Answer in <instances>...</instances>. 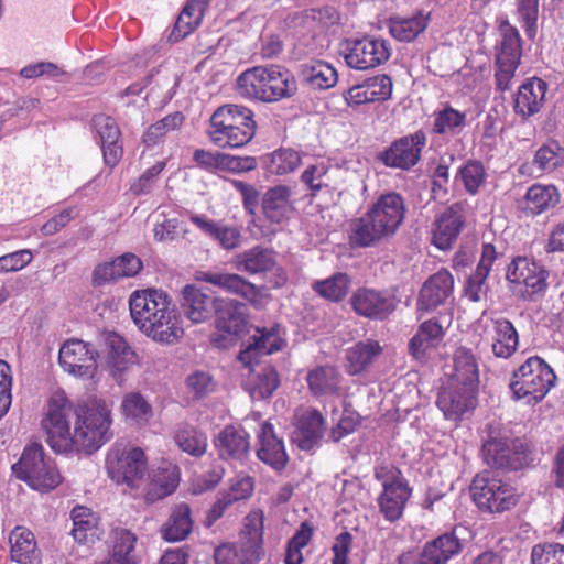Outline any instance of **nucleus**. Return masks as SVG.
<instances>
[{"label":"nucleus","instance_id":"48","mask_svg":"<svg viewBox=\"0 0 564 564\" xmlns=\"http://www.w3.org/2000/svg\"><path fill=\"white\" fill-rule=\"evenodd\" d=\"M381 346L376 340L357 343L347 350L348 372L360 373L381 354Z\"/></svg>","mask_w":564,"mask_h":564},{"label":"nucleus","instance_id":"46","mask_svg":"<svg viewBox=\"0 0 564 564\" xmlns=\"http://www.w3.org/2000/svg\"><path fill=\"white\" fill-rule=\"evenodd\" d=\"M303 79L315 89H328L337 83L336 69L324 61H314L301 65Z\"/></svg>","mask_w":564,"mask_h":564},{"label":"nucleus","instance_id":"64","mask_svg":"<svg viewBox=\"0 0 564 564\" xmlns=\"http://www.w3.org/2000/svg\"><path fill=\"white\" fill-rule=\"evenodd\" d=\"M327 172L328 166L325 162H316L304 170L301 178L302 182L313 191V193H316L325 185Z\"/></svg>","mask_w":564,"mask_h":564},{"label":"nucleus","instance_id":"15","mask_svg":"<svg viewBox=\"0 0 564 564\" xmlns=\"http://www.w3.org/2000/svg\"><path fill=\"white\" fill-rule=\"evenodd\" d=\"M477 391L448 381L447 386L440 391L436 405L446 420L459 421L476 408Z\"/></svg>","mask_w":564,"mask_h":564},{"label":"nucleus","instance_id":"2","mask_svg":"<svg viewBox=\"0 0 564 564\" xmlns=\"http://www.w3.org/2000/svg\"><path fill=\"white\" fill-rule=\"evenodd\" d=\"M129 308L137 328L154 343L172 346L183 337L182 317L165 292L137 290L129 297Z\"/></svg>","mask_w":564,"mask_h":564},{"label":"nucleus","instance_id":"35","mask_svg":"<svg viewBox=\"0 0 564 564\" xmlns=\"http://www.w3.org/2000/svg\"><path fill=\"white\" fill-rule=\"evenodd\" d=\"M180 482V469L177 466L167 464L153 470L145 491L147 501L153 502L175 491Z\"/></svg>","mask_w":564,"mask_h":564},{"label":"nucleus","instance_id":"53","mask_svg":"<svg viewBox=\"0 0 564 564\" xmlns=\"http://www.w3.org/2000/svg\"><path fill=\"white\" fill-rule=\"evenodd\" d=\"M261 556L252 553L251 549L239 542L225 543L218 546L214 553L215 564H254L259 562Z\"/></svg>","mask_w":564,"mask_h":564},{"label":"nucleus","instance_id":"32","mask_svg":"<svg viewBox=\"0 0 564 564\" xmlns=\"http://www.w3.org/2000/svg\"><path fill=\"white\" fill-rule=\"evenodd\" d=\"M454 371L449 381L478 390L479 369L478 362L469 348L458 347L453 356Z\"/></svg>","mask_w":564,"mask_h":564},{"label":"nucleus","instance_id":"4","mask_svg":"<svg viewBox=\"0 0 564 564\" xmlns=\"http://www.w3.org/2000/svg\"><path fill=\"white\" fill-rule=\"evenodd\" d=\"M555 380L553 369L541 357L532 356L513 371L509 387L516 400L535 404L545 398Z\"/></svg>","mask_w":564,"mask_h":564},{"label":"nucleus","instance_id":"29","mask_svg":"<svg viewBox=\"0 0 564 564\" xmlns=\"http://www.w3.org/2000/svg\"><path fill=\"white\" fill-rule=\"evenodd\" d=\"M257 455L260 460L274 469H282L288 462L283 442L276 437L272 424L264 422L259 433Z\"/></svg>","mask_w":564,"mask_h":564},{"label":"nucleus","instance_id":"43","mask_svg":"<svg viewBox=\"0 0 564 564\" xmlns=\"http://www.w3.org/2000/svg\"><path fill=\"white\" fill-rule=\"evenodd\" d=\"M251 372L247 386L251 398L254 400L271 397L280 386L279 373L271 366L260 367L257 371L252 369Z\"/></svg>","mask_w":564,"mask_h":564},{"label":"nucleus","instance_id":"42","mask_svg":"<svg viewBox=\"0 0 564 564\" xmlns=\"http://www.w3.org/2000/svg\"><path fill=\"white\" fill-rule=\"evenodd\" d=\"M443 336V327L437 321L423 322L410 340L409 351L415 359H423L429 349L435 348L442 341Z\"/></svg>","mask_w":564,"mask_h":564},{"label":"nucleus","instance_id":"33","mask_svg":"<svg viewBox=\"0 0 564 564\" xmlns=\"http://www.w3.org/2000/svg\"><path fill=\"white\" fill-rule=\"evenodd\" d=\"M323 424V416L317 410L305 411L297 420L292 441L301 449H311L322 437Z\"/></svg>","mask_w":564,"mask_h":564},{"label":"nucleus","instance_id":"14","mask_svg":"<svg viewBox=\"0 0 564 564\" xmlns=\"http://www.w3.org/2000/svg\"><path fill=\"white\" fill-rule=\"evenodd\" d=\"M354 312L362 317L382 321L395 310V300L388 291L359 288L350 296Z\"/></svg>","mask_w":564,"mask_h":564},{"label":"nucleus","instance_id":"9","mask_svg":"<svg viewBox=\"0 0 564 564\" xmlns=\"http://www.w3.org/2000/svg\"><path fill=\"white\" fill-rule=\"evenodd\" d=\"M215 330L210 335L212 344L220 349L234 346L245 333L247 322L243 305L230 299H216Z\"/></svg>","mask_w":564,"mask_h":564},{"label":"nucleus","instance_id":"54","mask_svg":"<svg viewBox=\"0 0 564 564\" xmlns=\"http://www.w3.org/2000/svg\"><path fill=\"white\" fill-rule=\"evenodd\" d=\"M256 128L250 126L234 127L218 131H208L212 142L218 148H240L251 141Z\"/></svg>","mask_w":564,"mask_h":564},{"label":"nucleus","instance_id":"13","mask_svg":"<svg viewBox=\"0 0 564 564\" xmlns=\"http://www.w3.org/2000/svg\"><path fill=\"white\" fill-rule=\"evenodd\" d=\"M482 455L487 465L495 468L519 469L525 462V448L520 440L506 436H490L482 444Z\"/></svg>","mask_w":564,"mask_h":564},{"label":"nucleus","instance_id":"23","mask_svg":"<svg viewBox=\"0 0 564 564\" xmlns=\"http://www.w3.org/2000/svg\"><path fill=\"white\" fill-rule=\"evenodd\" d=\"M94 127L101 143L105 163L111 167L117 165L123 154L117 122L111 117L98 115L94 118Z\"/></svg>","mask_w":564,"mask_h":564},{"label":"nucleus","instance_id":"7","mask_svg":"<svg viewBox=\"0 0 564 564\" xmlns=\"http://www.w3.org/2000/svg\"><path fill=\"white\" fill-rule=\"evenodd\" d=\"M375 476L382 484V492L378 497L379 510L386 520L393 522L402 516L411 489L401 473L392 466L377 467Z\"/></svg>","mask_w":564,"mask_h":564},{"label":"nucleus","instance_id":"44","mask_svg":"<svg viewBox=\"0 0 564 564\" xmlns=\"http://www.w3.org/2000/svg\"><path fill=\"white\" fill-rule=\"evenodd\" d=\"M560 200V194L553 185L534 184L527 191L524 196V209L532 215H539Z\"/></svg>","mask_w":564,"mask_h":564},{"label":"nucleus","instance_id":"11","mask_svg":"<svg viewBox=\"0 0 564 564\" xmlns=\"http://www.w3.org/2000/svg\"><path fill=\"white\" fill-rule=\"evenodd\" d=\"M98 351L89 343L69 339L59 349L58 360L69 375L80 379H91L97 372Z\"/></svg>","mask_w":564,"mask_h":564},{"label":"nucleus","instance_id":"31","mask_svg":"<svg viewBox=\"0 0 564 564\" xmlns=\"http://www.w3.org/2000/svg\"><path fill=\"white\" fill-rule=\"evenodd\" d=\"M135 543L137 535L131 531L122 528L113 530L108 557L96 562V564H137Z\"/></svg>","mask_w":564,"mask_h":564},{"label":"nucleus","instance_id":"41","mask_svg":"<svg viewBox=\"0 0 564 564\" xmlns=\"http://www.w3.org/2000/svg\"><path fill=\"white\" fill-rule=\"evenodd\" d=\"M275 265V252L260 246L248 249L236 257V267L249 274L268 272Z\"/></svg>","mask_w":564,"mask_h":564},{"label":"nucleus","instance_id":"59","mask_svg":"<svg viewBox=\"0 0 564 564\" xmlns=\"http://www.w3.org/2000/svg\"><path fill=\"white\" fill-rule=\"evenodd\" d=\"M531 564H564V546L557 543L533 546Z\"/></svg>","mask_w":564,"mask_h":564},{"label":"nucleus","instance_id":"1","mask_svg":"<svg viewBox=\"0 0 564 564\" xmlns=\"http://www.w3.org/2000/svg\"><path fill=\"white\" fill-rule=\"evenodd\" d=\"M111 424V409L104 400L74 408L64 391L52 394L41 421L47 444L59 454H94L112 438Z\"/></svg>","mask_w":564,"mask_h":564},{"label":"nucleus","instance_id":"51","mask_svg":"<svg viewBox=\"0 0 564 564\" xmlns=\"http://www.w3.org/2000/svg\"><path fill=\"white\" fill-rule=\"evenodd\" d=\"M500 39L496 45V61H514L521 58V39L518 30L508 22L500 25Z\"/></svg>","mask_w":564,"mask_h":564},{"label":"nucleus","instance_id":"39","mask_svg":"<svg viewBox=\"0 0 564 564\" xmlns=\"http://www.w3.org/2000/svg\"><path fill=\"white\" fill-rule=\"evenodd\" d=\"M73 530L72 535L83 544L94 543L99 540L102 531L98 525V518L88 508L77 506L72 511Z\"/></svg>","mask_w":564,"mask_h":564},{"label":"nucleus","instance_id":"18","mask_svg":"<svg viewBox=\"0 0 564 564\" xmlns=\"http://www.w3.org/2000/svg\"><path fill=\"white\" fill-rule=\"evenodd\" d=\"M465 224V208L455 203L441 212L434 220L432 229L433 243L440 250L451 249L457 240Z\"/></svg>","mask_w":564,"mask_h":564},{"label":"nucleus","instance_id":"56","mask_svg":"<svg viewBox=\"0 0 564 564\" xmlns=\"http://www.w3.org/2000/svg\"><path fill=\"white\" fill-rule=\"evenodd\" d=\"M466 115L452 107L435 113L433 131L438 134H456L465 126Z\"/></svg>","mask_w":564,"mask_h":564},{"label":"nucleus","instance_id":"19","mask_svg":"<svg viewBox=\"0 0 564 564\" xmlns=\"http://www.w3.org/2000/svg\"><path fill=\"white\" fill-rule=\"evenodd\" d=\"M368 213L390 237L395 234L404 219L403 198L394 192L383 194L373 203Z\"/></svg>","mask_w":564,"mask_h":564},{"label":"nucleus","instance_id":"21","mask_svg":"<svg viewBox=\"0 0 564 564\" xmlns=\"http://www.w3.org/2000/svg\"><path fill=\"white\" fill-rule=\"evenodd\" d=\"M104 338L109 348L107 364L110 375L119 386H122L126 372L138 362V355L117 333H106Z\"/></svg>","mask_w":564,"mask_h":564},{"label":"nucleus","instance_id":"49","mask_svg":"<svg viewBox=\"0 0 564 564\" xmlns=\"http://www.w3.org/2000/svg\"><path fill=\"white\" fill-rule=\"evenodd\" d=\"M563 166L564 148L555 141L540 147L532 161V169L541 174L552 173Z\"/></svg>","mask_w":564,"mask_h":564},{"label":"nucleus","instance_id":"52","mask_svg":"<svg viewBox=\"0 0 564 564\" xmlns=\"http://www.w3.org/2000/svg\"><path fill=\"white\" fill-rule=\"evenodd\" d=\"M264 516L261 510H253L245 519L240 543L251 549V554L262 555Z\"/></svg>","mask_w":564,"mask_h":564},{"label":"nucleus","instance_id":"37","mask_svg":"<svg viewBox=\"0 0 564 564\" xmlns=\"http://www.w3.org/2000/svg\"><path fill=\"white\" fill-rule=\"evenodd\" d=\"M245 126L256 128L253 112L243 106L226 105L218 108L212 116L209 131Z\"/></svg>","mask_w":564,"mask_h":564},{"label":"nucleus","instance_id":"36","mask_svg":"<svg viewBox=\"0 0 564 564\" xmlns=\"http://www.w3.org/2000/svg\"><path fill=\"white\" fill-rule=\"evenodd\" d=\"M491 351L497 358L508 359L518 349L519 335L513 324L506 318L492 319Z\"/></svg>","mask_w":564,"mask_h":564},{"label":"nucleus","instance_id":"27","mask_svg":"<svg viewBox=\"0 0 564 564\" xmlns=\"http://www.w3.org/2000/svg\"><path fill=\"white\" fill-rule=\"evenodd\" d=\"M189 220L225 250H234L241 243V232L235 226L208 219L203 215H191Z\"/></svg>","mask_w":564,"mask_h":564},{"label":"nucleus","instance_id":"60","mask_svg":"<svg viewBox=\"0 0 564 564\" xmlns=\"http://www.w3.org/2000/svg\"><path fill=\"white\" fill-rule=\"evenodd\" d=\"M30 249L18 250L0 257V273L17 272L24 269L33 260Z\"/></svg>","mask_w":564,"mask_h":564},{"label":"nucleus","instance_id":"47","mask_svg":"<svg viewBox=\"0 0 564 564\" xmlns=\"http://www.w3.org/2000/svg\"><path fill=\"white\" fill-rule=\"evenodd\" d=\"M429 17V13L419 12L411 18H392L389 22L390 34L398 41L410 42L426 29Z\"/></svg>","mask_w":564,"mask_h":564},{"label":"nucleus","instance_id":"38","mask_svg":"<svg viewBox=\"0 0 564 564\" xmlns=\"http://www.w3.org/2000/svg\"><path fill=\"white\" fill-rule=\"evenodd\" d=\"M193 523L189 506L176 505L161 528L162 538L169 542L182 541L192 532Z\"/></svg>","mask_w":564,"mask_h":564},{"label":"nucleus","instance_id":"5","mask_svg":"<svg viewBox=\"0 0 564 564\" xmlns=\"http://www.w3.org/2000/svg\"><path fill=\"white\" fill-rule=\"evenodd\" d=\"M13 473L32 488L41 491L54 489L62 482L55 465L45 458L43 446L32 444L24 448L20 460L12 466Z\"/></svg>","mask_w":564,"mask_h":564},{"label":"nucleus","instance_id":"62","mask_svg":"<svg viewBox=\"0 0 564 564\" xmlns=\"http://www.w3.org/2000/svg\"><path fill=\"white\" fill-rule=\"evenodd\" d=\"M358 424L359 415L352 410L344 409L329 436L334 442H339L343 437L352 433Z\"/></svg>","mask_w":564,"mask_h":564},{"label":"nucleus","instance_id":"45","mask_svg":"<svg viewBox=\"0 0 564 564\" xmlns=\"http://www.w3.org/2000/svg\"><path fill=\"white\" fill-rule=\"evenodd\" d=\"M306 381L314 395L334 394L338 391L340 375L335 367L319 366L307 373Z\"/></svg>","mask_w":564,"mask_h":564},{"label":"nucleus","instance_id":"24","mask_svg":"<svg viewBox=\"0 0 564 564\" xmlns=\"http://www.w3.org/2000/svg\"><path fill=\"white\" fill-rule=\"evenodd\" d=\"M547 85L540 78H531L518 89L514 99V111L523 118L538 113L545 104Z\"/></svg>","mask_w":564,"mask_h":564},{"label":"nucleus","instance_id":"50","mask_svg":"<svg viewBox=\"0 0 564 564\" xmlns=\"http://www.w3.org/2000/svg\"><path fill=\"white\" fill-rule=\"evenodd\" d=\"M174 440L182 452L193 457H202L208 447L206 433L188 425L180 427L175 432Z\"/></svg>","mask_w":564,"mask_h":564},{"label":"nucleus","instance_id":"10","mask_svg":"<svg viewBox=\"0 0 564 564\" xmlns=\"http://www.w3.org/2000/svg\"><path fill=\"white\" fill-rule=\"evenodd\" d=\"M341 54L350 68L367 70L386 63L391 55V46L387 40L366 36L347 40Z\"/></svg>","mask_w":564,"mask_h":564},{"label":"nucleus","instance_id":"61","mask_svg":"<svg viewBox=\"0 0 564 564\" xmlns=\"http://www.w3.org/2000/svg\"><path fill=\"white\" fill-rule=\"evenodd\" d=\"M485 169L479 162H469L460 169V177L466 191L476 194L485 181Z\"/></svg>","mask_w":564,"mask_h":564},{"label":"nucleus","instance_id":"63","mask_svg":"<svg viewBox=\"0 0 564 564\" xmlns=\"http://www.w3.org/2000/svg\"><path fill=\"white\" fill-rule=\"evenodd\" d=\"M300 162V154L292 149L279 150L272 155V166L276 174H286L294 171Z\"/></svg>","mask_w":564,"mask_h":564},{"label":"nucleus","instance_id":"8","mask_svg":"<svg viewBox=\"0 0 564 564\" xmlns=\"http://www.w3.org/2000/svg\"><path fill=\"white\" fill-rule=\"evenodd\" d=\"M470 494L478 508L488 512H503L517 503L514 489L490 473L473 479Z\"/></svg>","mask_w":564,"mask_h":564},{"label":"nucleus","instance_id":"30","mask_svg":"<svg viewBox=\"0 0 564 564\" xmlns=\"http://www.w3.org/2000/svg\"><path fill=\"white\" fill-rule=\"evenodd\" d=\"M291 188L284 185L274 186L267 191L262 199V210L265 218L273 224H282L293 212Z\"/></svg>","mask_w":564,"mask_h":564},{"label":"nucleus","instance_id":"25","mask_svg":"<svg viewBox=\"0 0 564 564\" xmlns=\"http://www.w3.org/2000/svg\"><path fill=\"white\" fill-rule=\"evenodd\" d=\"M198 279L229 293L239 295L251 303H256L259 296L257 286L236 273L209 271L200 273Z\"/></svg>","mask_w":564,"mask_h":564},{"label":"nucleus","instance_id":"16","mask_svg":"<svg viewBox=\"0 0 564 564\" xmlns=\"http://www.w3.org/2000/svg\"><path fill=\"white\" fill-rule=\"evenodd\" d=\"M425 144L426 135L419 130L411 135L395 140L381 153L380 159L389 167L409 170L420 161Z\"/></svg>","mask_w":564,"mask_h":564},{"label":"nucleus","instance_id":"34","mask_svg":"<svg viewBox=\"0 0 564 564\" xmlns=\"http://www.w3.org/2000/svg\"><path fill=\"white\" fill-rule=\"evenodd\" d=\"M11 558L20 564H40L34 534L24 527H15L10 535Z\"/></svg>","mask_w":564,"mask_h":564},{"label":"nucleus","instance_id":"22","mask_svg":"<svg viewBox=\"0 0 564 564\" xmlns=\"http://www.w3.org/2000/svg\"><path fill=\"white\" fill-rule=\"evenodd\" d=\"M463 549L455 531L442 534L427 542L411 564H447Z\"/></svg>","mask_w":564,"mask_h":564},{"label":"nucleus","instance_id":"26","mask_svg":"<svg viewBox=\"0 0 564 564\" xmlns=\"http://www.w3.org/2000/svg\"><path fill=\"white\" fill-rule=\"evenodd\" d=\"M181 306L192 323H204L215 313L216 299H212L194 285H186L182 291Z\"/></svg>","mask_w":564,"mask_h":564},{"label":"nucleus","instance_id":"12","mask_svg":"<svg viewBox=\"0 0 564 564\" xmlns=\"http://www.w3.org/2000/svg\"><path fill=\"white\" fill-rule=\"evenodd\" d=\"M546 276L547 274L541 265L525 257L516 258L507 270V279L514 285L513 292L529 300L545 291Z\"/></svg>","mask_w":564,"mask_h":564},{"label":"nucleus","instance_id":"3","mask_svg":"<svg viewBox=\"0 0 564 564\" xmlns=\"http://www.w3.org/2000/svg\"><path fill=\"white\" fill-rule=\"evenodd\" d=\"M240 95L263 102H274L293 96L296 90L294 76L280 66H256L241 73L237 79Z\"/></svg>","mask_w":564,"mask_h":564},{"label":"nucleus","instance_id":"55","mask_svg":"<svg viewBox=\"0 0 564 564\" xmlns=\"http://www.w3.org/2000/svg\"><path fill=\"white\" fill-rule=\"evenodd\" d=\"M351 280L345 273H337L323 281L314 283V290L323 297L339 302L344 300L350 289Z\"/></svg>","mask_w":564,"mask_h":564},{"label":"nucleus","instance_id":"28","mask_svg":"<svg viewBox=\"0 0 564 564\" xmlns=\"http://www.w3.org/2000/svg\"><path fill=\"white\" fill-rule=\"evenodd\" d=\"M215 447L221 458L241 460L250 448L248 433L232 425L226 426L215 438Z\"/></svg>","mask_w":564,"mask_h":564},{"label":"nucleus","instance_id":"57","mask_svg":"<svg viewBox=\"0 0 564 564\" xmlns=\"http://www.w3.org/2000/svg\"><path fill=\"white\" fill-rule=\"evenodd\" d=\"M184 121V116L181 112L171 113L163 119L150 126L143 134V142L147 147H153L159 143L163 137L170 132L178 129Z\"/></svg>","mask_w":564,"mask_h":564},{"label":"nucleus","instance_id":"58","mask_svg":"<svg viewBox=\"0 0 564 564\" xmlns=\"http://www.w3.org/2000/svg\"><path fill=\"white\" fill-rule=\"evenodd\" d=\"M121 408L128 419L138 423L147 422L152 415L151 405L137 392L126 394Z\"/></svg>","mask_w":564,"mask_h":564},{"label":"nucleus","instance_id":"6","mask_svg":"<svg viewBox=\"0 0 564 564\" xmlns=\"http://www.w3.org/2000/svg\"><path fill=\"white\" fill-rule=\"evenodd\" d=\"M106 467L113 481L135 489L142 485L148 473V460L139 447L113 448L107 455Z\"/></svg>","mask_w":564,"mask_h":564},{"label":"nucleus","instance_id":"40","mask_svg":"<svg viewBox=\"0 0 564 564\" xmlns=\"http://www.w3.org/2000/svg\"><path fill=\"white\" fill-rule=\"evenodd\" d=\"M384 238L387 234L368 212L350 224L349 241L355 247H370Z\"/></svg>","mask_w":564,"mask_h":564},{"label":"nucleus","instance_id":"20","mask_svg":"<svg viewBox=\"0 0 564 564\" xmlns=\"http://www.w3.org/2000/svg\"><path fill=\"white\" fill-rule=\"evenodd\" d=\"M454 290V278L442 269L431 275L422 285L417 299V311L430 312L444 304Z\"/></svg>","mask_w":564,"mask_h":564},{"label":"nucleus","instance_id":"17","mask_svg":"<svg viewBox=\"0 0 564 564\" xmlns=\"http://www.w3.org/2000/svg\"><path fill=\"white\" fill-rule=\"evenodd\" d=\"M282 334L281 326L278 324L270 327H256L247 347L240 351L239 360L246 367H251L258 362L259 357L281 350L285 344Z\"/></svg>","mask_w":564,"mask_h":564}]
</instances>
